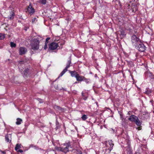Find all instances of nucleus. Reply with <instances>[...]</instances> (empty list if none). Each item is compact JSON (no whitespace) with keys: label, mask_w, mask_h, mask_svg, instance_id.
Here are the masks:
<instances>
[{"label":"nucleus","mask_w":154,"mask_h":154,"mask_svg":"<svg viewBox=\"0 0 154 154\" xmlns=\"http://www.w3.org/2000/svg\"><path fill=\"white\" fill-rule=\"evenodd\" d=\"M0 151L3 154H5V151H2V150H0Z\"/></svg>","instance_id":"nucleus-33"},{"label":"nucleus","mask_w":154,"mask_h":154,"mask_svg":"<svg viewBox=\"0 0 154 154\" xmlns=\"http://www.w3.org/2000/svg\"><path fill=\"white\" fill-rule=\"evenodd\" d=\"M131 41L133 44L135 43L136 45L138 44L139 42H140L139 38L135 35H133L132 36Z\"/></svg>","instance_id":"nucleus-5"},{"label":"nucleus","mask_w":154,"mask_h":154,"mask_svg":"<svg viewBox=\"0 0 154 154\" xmlns=\"http://www.w3.org/2000/svg\"><path fill=\"white\" fill-rule=\"evenodd\" d=\"M57 110L60 112H61L63 111V109L60 107L56 106L55 108Z\"/></svg>","instance_id":"nucleus-20"},{"label":"nucleus","mask_w":154,"mask_h":154,"mask_svg":"<svg viewBox=\"0 0 154 154\" xmlns=\"http://www.w3.org/2000/svg\"><path fill=\"white\" fill-rule=\"evenodd\" d=\"M10 46L11 47H15L16 46V44L13 42H10Z\"/></svg>","instance_id":"nucleus-22"},{"label":"nucleus","mask_w":154,"mask_h":154,"mask_svg":"<svg viewBox=\"0 0 154 154\" xmlns=\"http://www.w3.org/2000/svg\"><path fill=\"white\" fill-rule=\"evenodd\" d=\"M59 46L58 44L55 42L51 43L49 45V48L52 50H54L56 49Z\"/></svg>","instance_id":"nucleus-7"},{"label":"nucleus","mask_w":154,"mask_h":154,"mask_svg":"<svg viewBox=\"0 0 154 154\" xmlns=\"http://www.w3.org/2000/svg\"><path fill=\"white\" fill-rule=\"evenodd\" d=\"M131 111H129L128 113V115H130L131 114Z\"/></svg>","instance_id":"nucleus-34"},{"label":"nucleus","mask_w":154,"mask_h":154,"mask_svg":"<svg viewBox=\"0 0 154 154\" xmlns=\"http://www.w3.org/2000/svg\"><path fill=\"white\" fill-rule=\"evenodd\" d=\"M82 95L83 96H84V95H83V93H82Z\"/></svg>","instance_id":"nucleus-38"},{"label":"nucleus","mask_w":154,"mask_h":154,"mask_svg":"<svg viewBox=\"0 0 154 154\" xmlns=\"http://www.w3.org/2000/svg\"><path fill=\"white\" fill-rule=\"evenodd\" d=\"M132 11L134 12H135L137 10V7L135 5H133L132 7Z\"/></svg>","instance_id":"nucleus-17"},{"label":"nucleus","mask_w":154,"mask_h":154,"mask_svg":"<svg viewBox=\"0 0 154 154\" xmlns=\"http://www.w3.org/2000/svg\"><path fill=\"white\" fill-rule=\"evenodd\" d=\"M75 78L77 80L79 81H82L84 78V77L80 76L78 74L75 75Z\"/></svg>","instance_id":"nucleus-13"},{"label":"nucleus","mask_w":154,"mask_h":154,"mask_svg":"<svg viewBox=\"0 0 154 154\" xmlns=\"http://www.w3.org/2000/svg\"><path fill=\"white\" fill-rule=\"evenodd\" d=\"M42 40L40 36H38L37 38L32 40L31 43V46L32 49L34 50H37L39 48L40 40Z\"/></svg>","instance_id":"nucleus-1"},{"label":"nucleus","mask_w":154,"mask_h":154,"mask_svg":"<svg viewBox=\"0 0 154 154\" xmlns=\"http://www.w3.org/2000/svg\"><path fill=\"white\" fill-rule=\"evenodd\" d=\"M22 122V120L20 118H17V122H16V124L17 125H19L21 124V122Z\"/></svg>","instance_id":"nucleus-15"},{"label":"nucleus","mask_w":154,"mask_h":154,"mask_svg":"<svg viewBox=\"0 0 154 154\" xmlns=\"http://www.w3.org/2000/svg\"><path fill=\"white\" fill-rule=\"evenodd\" d=\"M71 63V60H70L68 61L67 66L60 73L58 77L62 76L67 71V69L69 67Z\"/></svg>","instance_id":"nucleus-4"},{"label":"nucleus","mask_w":154,"mask_h":154,"mask_svg":"<svg viewBox=\"0 0 154 154\" xmlns=\"http://www.w3.org/2000/svg\"><path fill=\"white\" fill-rule=\"evenodd\" d=\"M17 152H23V150L21 149L17 151Z\"/></svg>","instance_id":"nucleus-31"},{"label":"nucleus","mask_w":154,"mask_h":154,"mask_svg":"<svg viewBox=\"0 0 154 154\" xmlns=\"http://www.w3.org/2000/svg\"><path fill=\"white\" fill-rule=\"evenodd\" d=\"M136 129H138V130H140L141 129V127H138Z\"/></svg>","instance_id":"nucleus-32"},{"label":"nucleus","mask_w":154,"mask_h":154,"mask_svg":"<svg viewBox=\"0 0 154 154\" xmlns=\"http://www.w3.org/2000/svg\"><path fill=\"white\" fill-rule=\"evenodd\" d=\"M150 93L151 91H146V93L147 94H149Z\"/></svg>","instance_id":"nucleus-29"},{"label":"nucleus","mask_w":154,"mask_h":154,"mask_svg":"<svg viewBox=\"0 0 154 154\" xmlns=\"http://www.w3.org/2000/svg\"><path fill=\"white\" fill-rule=\"evenodd\" d=\"M27 52V49L26 48L21 47L19 49V54L20 55H22L26 53Z\"/></svg>","instance_id":"nucleus-8"},{"label":"nucleus","mask_w":154,"mask_h":154,"mask_svg":"<svg viewBox=\"0 0 154 154\" xmlns=\"http://www.w3.org/2000/svg\"><path fill=\"white\" fill-rule=\"evenodd\" d=\"M134 122H135L136 124L138 126H140L141 125V123L138 118Z\"/></svg>","instance_id":"nucleus-14"},{"label":"nucleus","mask_w":154,"mask_h":154,"mask_svg":"<svg viewBox=\"0 0 154 154\" xmlns=\"http://www.w3.org/2000/svg\"><path fill=\"white\" fill-rule=\"evenodd\" d=\"M5 37V35L0 33V40L3 39Z\"/></svg>","instance_id":"nucleus-23"},{"label":"nucleus","mask_w":154,"mask_h":154,"mask_svg":"<svg viewBox=\"0 0 154 154\" xmlns=\"http://www.w3.org/2000/svg\"><path fill=\"white\" fill-rule=\"evenodd\" d=\"M87 99V97H85L84 98V99L85 100H86Z\"/></svg>","instance_id":"nucleus-37"},{"label":"nucleus","mask_w":154,"mask_h":154,"mask_svg":"<svg viewBox=\"0 0 154 154\" xmlns=\"http://www.w3.org/2000/svg\"><path fill=\"white\" fill-rule=\"evenodd\" d=\"M82 120H84V121H85V120H86L87 118V116L86 115H83L82 117Z\"/></svg>","instance_id":"nucleus-21"},{"label":"nucleus","mask_w":154,"mask_h":154,"mask_svg":"<svg viewBox=\"0 0 154 154\" xmlns=\"http://www.w3.org/2000/svg\"><path fill=\"white\" fill-rule=\"evenodd\" d=\"M37 21V19L36 18H34L32 19V23H34L35 22V21Z\"/></svg>","instance_id":"nucleus-26"},{"label":"nucleus","mask_w":154,"mask_h":154,"mask_svg":"<svg viewBox=\"0 0 154 154\" xmlns=\"http://www.w3.org/2000/svg\"><path fill=\"white\" fill-rule=\"evenodd\" d=\"M123 32H121V35L122 36L123 35H124V34H123Z\"/></svg>","instance_id":"nucleus-36"},{"label":"nucleus","mask_w":154,"mask_h":154,"mask_svg":"<svg viewBox=\"0 0 154 154\" xmlns=\"http://www.w3.org/2000/svg\"><path fill=\"white\" fill-rule=\"evenodd\" d=\"M113 145L114 144L111 140L108 141L106 144L107 148L106 149L109 150V152H110L111 150L112 149Z\"/></svg>","instance_id":"nucleus-3"},{"label":"nucleus","mask_w":154,"mask_h":154,"mask_svg":"<svg viewBox=\"0 0 154 154\" xmlns=\"http://www.w3.org/2000/svg\"><path fill=\"white\" fill-rule=\"evenodd\" d=\"M20 144H17L16 145V146L15 148V149L16 151H17V150L20 149Z\"/></svg>","instance_id":"nucleus-19"},{"label":"nucleus","mask_w":154,"mask_h":154,"mask_svg":"<svg viewBox=\"0 0 154 154\" xmlns=\"http://www.w3.org/2000/svg\"><path fill=\"white\" fill-rule=\"evenodd\" d=\"M23 63V61H20V64H22V63Z\"/></svg>","instance_id":"nucleus-35"},{"label":"nucleus","mask_w":154,"mask_h":154,"mask_svg":"<svg viewBox=\"0 0 154 154\" xmlns=\"http://www.w3.org/2000/svg\"><path fill=\"white\" fill-rule=\"evenodd\" d=\"M137 117L133 115L129 117L128 119V120L131 122H135L136 120V119H137Z\"/></svg>","instance_id":"nucleus-9"},{"label":"nucleus","mask_w":154,"mask_h":154,"mask_svg":"<svg viewBox=\"0 0 154 154\" xmlns=\"http://www.w3.org/2000/svg\"><path fill=\"white\" fill-rule=\"evenodd\" d=\"M39 2L42 4L45 5L46 4V0H40Z\"/></svg>","instance_id":"nucleus-24"},{"label":"nucleus","mask_w":154,"mask_h":154,"mask_svg":"<svg viewBox=\"0 0 154 154\" xmlns=\"http://www.w3.org/2000/svg\"><path fill=\"white\" fill-rule=\"evenodd\" d=\"M28 71V69H26L24 71V74H25V75H26V74L28 73L27 72Z\"/></svg>","instance_id":"nucleus-27"},{"label":"nucleus","mask_w":154,"mask_h":154,"mask_svg":"<svg viewBox=\"0 0 154 154\" xmlns=\"http://www.w3.org/2000/svg\"><path fill=\"white\" fill-rule=\"evenodd\" d=\"M65 146H66L65 147H61L60 148L61 151L65 152H66L68 151V148L70 146L69 143H66Z\"/></svg>","instance_id":"nucleus-6"},{"label":"nucleus","mask_w":154,"mask_h":154,"mask_svg":"<svg viewBox=\"0 0 154 154\" xmlns=\"http://www.w3.org/2000/svg\"><path fill=\"white\" fill-rule=\"evenodd\" d=\"M50 39V38H49V37H48V38H47L46 39V41H45V44H46L47 45L48 43V41Z\"/></svg>","instance_id":"nucleus-25"},{"label":"nucleus","mask_w":154,"mask_h":154,"mask_svg":"<svg viewBox=\"0 0 154 154\" xmlns=\"http://www.w3.org/2000/svg\"><path fill=\"white\" fill-rule=\"evenodd\" d=\"M47 45L46 44H45V45L44 46V49L45 50L47 48Z\"/></svg>","instance_id":"nucleus-28"},{"label":"nucleus","mask_w":154,"mask_h":154,"mask_svg":"<svg viewBox=\"0 0 154 154\" xmlns=\"http://www.w3.org/2000/svg\"><path fill=\"white\" fill-rule=\"evenodd\" d=\"M27 11L31 14H33L34 13V10L30 5L28 6Z\"/></svg>","instance_id":"nucleus-10"},{"label":"nucleus","mask_w":154,"mask_h":154,"mask_svg":"<svg viewBox=\"0 0 154 154\" xmlns=\"http://www.w3.org/2000/svg\"><path fill=\"white\" fill-rule=\"evenodd\" d=\"M77 154H81L82 153V152L81 151H77Z\"/></svg>","instance_id":"nucleus-30"},{"label":"nucleus","mask_w":154,"mask_h":154,"mask_svg":"<svg viewBox=\"0 0 154 154\" xmlns=\"http://www.w3.org/2000/svg\"><path fill=\"white\" fill-rule=\"evenodd\" d=\"M71 75L72 77L75 76V75L78 74L75 71H72L70 72Z\"/></svg>","instance_id":"nucleus-16"},{"label":"nucleus","mask_w":154,"mask_h":154,"mask_svg":"<svg viewBox=\"0 0 154 154\" xmlns=\"http://www.w3.org/2000/svg\"><path fill=\"white\" fill-rule=\"evenodd\" d=\"M145 75L147 77L150 78L151 79L154 78V75L149 71H147L145 73Z\"/></svg>","instance_id":"nucleus-12"},{"label":"nucleus","mask_w":154,"mask_h":154,"mask_svg":"<svg viewBox=\"0 0 154 154\" xmlns=\"http://www.w3.org/2000/svg\"><path fill=\"white\" fill-rule=\"evenodd\" d=\"M136 47L139 51L141 52L144 51L146 48L144 45L141 42H139L138 44L136 46Z\"/></svg>","instance_id":"nucleus-2"},{"label":"nucleus","mask_w":154,"mask_h":154,"mask_svg":"<svg viewBox=\"0 0 154 154\" xmlns=\"http://www.w3.org/2000/svg\"><path fill=\"white\" fill-rule=\"evenodd\" d=\"M8 15L7 17V18L10 19L12 20L14 18V13L13 11H11L10 12V13H8Z\"/></svg>","instance_id":"nucleus-11"},{"label":"nucleus","mask_w":154,"mask_h":154,"mask_svg":"<svg viewBox=\"0 0 154 154\" xmlns=\"http://www.w3.org/2000/svg\"><path fill=\"white\" fill-rule=\"evenodd\" d=\"M11 137V136L10 135H7L5 137V139L6 141L7 142H9L10 140V138Z\"/></svg>","instance_id":"nucleus-18"}]
</instances>
